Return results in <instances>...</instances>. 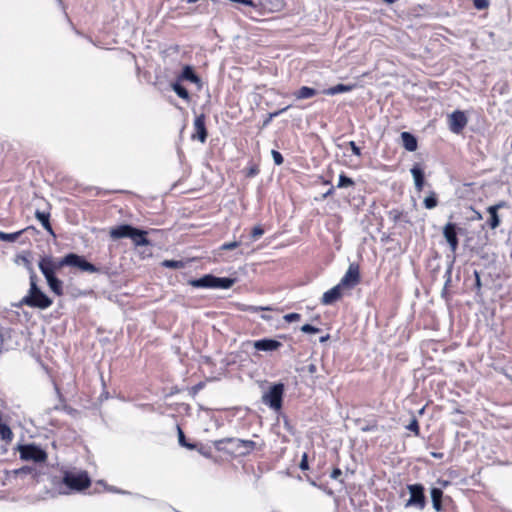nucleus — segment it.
Segmentation results:
<instances>
[{"label": "nucleus", "mask_w": 512, "mask_h": 512, "mask_svg": "<svg viewBox=\"0 0 512 512\" xmlns=\"http://www.w3.org/2000/svg\"><path fill=\"white\" fill-rule=\"evenodd\" d=\"M282 346V343L274 339H260L253 343V347L258 351H275Z\"/></svg>", "instance_id": "obj_14"}, {"label": "nucleus", "mask_w": 512, "mask_h": 512, "mask_svg": "<svg viewBox=\"0 0 512 512\" xmlns=\"http://www.w3.org/2000/svg\"><path fill=\"white\" fill-rule=\"evenodd\" d=\"M342 475V470L338 467L334 468L330 474L331 479L338 480Z\"/></svg>", "instance_id": "obj_45"}, {"label": "nucleus", "mask_w": 512, "mask_h": 512, "mask_svg": "<svg viewBox=\"0 0 512 512\" xmlns=\"http://www.w3.org/2000/svg\"><path fill=\"white\" fill-rule=\"evenodd\" d=\"M14 474L16 476H22V475H30L31 478L35 481V482H38L39 479H40V476L42 475V472L37 469L35 466H23L19 469H16L14 470Z\"/></svg>", "instance_id": "obj_19"}, {"label": "nucleus", "mask_w": 512, "mask_h": 512, "mask_svg": "<svg viewBox=\"0 0 512 512\" xmlns=\"http://www.w3.org/2000/svg\"><path fill=\"white\" fill-rule=\"evenodd\" d=\"M17 450L22 461L44 464L48 460L47 452L35 443L18 445Z\"/></svg>", "instance_id": "obj_4"}, {"label": "nucleus", "mask_w": 512, "mask_h": 512, "mask_svg": "<svg viewBox=\"0 0 512 512\" xmlns=\"http://www.w3.org/2000/svg\"><path fill=\"white\" fill-rule=\"evenodd\" d=\"M162 265L164 267L172 268V269H179V268L183 267V263L181 261H177V260H164L162 262Z\"/></svg>", "instance_id": "obj_35"}, {"label": "nucleus", "mask_w": 512, "mask_h": 512, "mask_svg": "<svg viewBox=\"0 0 512 512\" xmlns=\"http://www.w3.org/2000/svg\"><path fill=\"white\" fill-rule=\"evenodd\" d=\"M235 443L236 449L239 450V454L242 456L248 455L258 448L257 443L252 440L237 439Z\"/></svg>", "instance_id": "obj_16"}, {"label": "nucleus", "mask_w": 512, "mask_h": 512, "mask_svg": "<svg viewBox=\"0 0 512 512\" xmlns=\"http://www.w3.org/2000/svg\"><path fill=\"white\" fill-rule=\"evenodd\" d=\"M288 108H289V106L284 107V108H282L281 110L276 111V112H274V113H271V114H270V117L278 116V115H280L281 113L285 112Z\"/></svg>", "instance_id": "obj_49"}, {"label": "nucleus", "mask_w": 512, "mask_h": 512, "mask_svg": "<svg viewBox=\"0 0 512 512\" xmlns=\"http://www.w3.org/2000/svg\"><path fill=\"white\" fill-rule=\"evenodd\" d=\"M284 390L285 388L283 383H276L272 385L270 389L263 394V403L275 411L281 410L283 405Z\"/></svg>", "instance_id": "obj_5"}, {"label": "nucleus", "mask_w": 512, "mask_h": 512, "mask_svg": "<svg viewBox=\"0 0 512 512\" xmlns=\"http://www.w3.org/2000/svg\"><path fill=\"white\" fill-rule=\"evenodd\" d=\"M357 87V84L353 83V84H342V83H339L335 86H332L330 88H327L325 90H323V94H326V95H336V94H339V93H345V92H350L352 90H354L355 88Z\"/></svg>", "instance_id": "obj_20"}, {"label": "nucleus", "mask_w": 512, "mask_h": 512, "mask_svg": "<svg viewBox=\"0 0 512 512\" xmlns=\"http://www.w3.org/2000/svg\"><path fill=\"white\" fill-rule=\"evenodd\" d=\"M261 318L266 321L271 320V316H268V314L262 315Z\"/></svg>", "instance_id": "obj_52"}, {"label": "nucleus", "mask_w": 512, "mask_h": 512, "mask_svg": "<svg viewBox=\"0 0 512 512\" xmlns=\"http://www.w3.org/2000/svg\"><path fill=\"white\" fill-rule=\"evenodd\" d=\"M64 266L77 267L81 271L95 273L98 268L88 262L83 256L75 253H69L60 259H54L51 256H44L39 260L38 267L44 275L49 289L56 296L64 295L63 281L60 280L56 273Z\"/></svg>", "instance_id": "obj_1"}, {"label": "nucleus", "mask_w": 512, "mask_h": 512, "mask_svg": "<svg viewBox=\"0 0 512 512\" xmlns=\"http://www.w3.org/2000/svg\"><path fill=\"white\" fill-rule=\"evenodd\" d=\"M238 310L243 312H252L256 313L258 311H271L273 310L271 307H263V306H252V305H245V304H238Z\"/></svg>", "instance_id": "obj_30"}, {"label": "nucleus", "mask_w": 512, "mask_h": 512, "mask_svg": "<svg viewBox=\"0 0 512 512\" xmlns=\"http://www.w3.org/2000/svg\"><path fill=\"white\" fill-rule=\"evenodd\" d=\"M214 278H215L214 275L206 274L199 279L190 280L189 284L195 288H213L214 287Z\"/></svg>", "instance_id": "obj_18"}, {"label": "nucleus", "mask_w": 512, "mask_h": 512, "mask_svg": "<svg viewBox=\"0 0 512 512\" xmlns=\"http://www.w3.org/2000/svg\"><path fill=\"white\" fill-rule=\"evenodd\" d=\"M401 140L403 147L409 151L414 152L418 148L417 138L410 132H402Z\"/></svg>", "instance_id": "obj_17"}, {"label": "nucleus", "mask_w": 512, "mask_h": 512, "mask_svg": "<svg viewBox=\"0 0 512 512\" xmlns=\"http://www.w3.org/2000/svg\"><path fill=\"white\" fill-rule=\"evenodd\" d=\"M443 236L449 245L450 251L455 254L459 246L457 225L452 222L445 224L443 227Z\"/></svg>", "instance_id": "obj_9"}, {"label": "nucleus", "mask_w": 512, "mask_h": 512, "mask_svg": "<svg viewBox=\"0 0 512 512\" xmlns=\"http://www.w3.org/2000/svg\"><path fill=\"white\" fill-rule=\"evenodd\" d=\"M507 206V203L505 201H499L498 203L489 206L488 208H494L496 212H498L500 209L505 208Z\"/></svg>", "instance_id": "obj_46"}, {"label": "nucleus", "mask_w": 512, "mask_h": 512, "mask_svg": "<svg viewBox=\"0 0 512 512\" xmlns=\"http://www.w3.org/2000/svg\"><path fill=\"white\" fill-rule=\"evenodd\" d=\"M376 428H377V423L374 422L373 424H369V425L363 427L362 431H364V432L374 431Z\"/></svg>", "instance_id": "obj_47"}, {"label": "nucleus", "mask_w": 512, "mask_h": 512, "mask_svg": "<svg viewBox=\"0 0 512 512\" xmlns=\"http://www.w3.org/2000/svg\"><path fill=\"white\" fill-rule=\"evenodd\" d=\"M53 300L46 295L37 285V276L33 273L30 275V287L28 293L20 300L19 306H28L45 310L49 308Z\"/></svg>", "instance_id": "obj_2"}, {"label": "nucleus", "mask_w": 512, "mask_h": 512, "mask_svg": "<svg viewBox=\"0 0 512 512\" xmlns=\"http://www.w3.org/2000/svg\"><path fill=\"white\" fill-rule=\"evenodd\" d=\"M334 193V187H331L326 193L322 195V198L325 199L328 196L332 195Z\"/></svg>", "instance_id": "obj_50"}, {"label": "nucleus", "mask_w": 512, "mask_h": 512, "mask_svg": "<svg viewBox=\"0 0 512 512\" xmlns=\"http://www.w3.org/2000/svg\"><path fill=\"white\" fill-rule=\"evenodd\" d=\"M284 319L286 322L288 323H291V322H296V321H299L301 319V315L299 313H289V314H286L284 316Z\"/></svg>", "instance_id": "obj_42"}, {"label": "nucleus", "mask_w": 512, "mask_h": 512, "mask_svg": "<svg viewBox=\"0 0 512 512\" xmlns=\"http://www.w3.org/2000/svg\"><path fill=\"white\" fill-rule=\"evenodd\" d=\"M299 468L303 471H306L309 469V464H308V455L307 453H304L302 455V458H301V461H300V464H299Z\"/></svg>", "instance_id": "obj_43"}, {"label": "nucleus", "mask_w": 512, "mask_h": 512, "mask_svg": "<svg viewBox=\"0 0 512 512\" xmlns=\"http://www.w3.org/2000/svg\"><path fill=\"white\" fill-rule=\"evenodd\" d=\"M271 154H272V157H273L274 162H275L276 165L283 164L284 158H283L282 154L279 151L272 150Z\"/></svg>", "instance_id": "obj_41"}, {"label": "nucleus", "mask_w": 512, "mask_h": 512, "mask_svg": "<svg viewBox=\"0 0 512 512\" xmlns=\"http://www.w3.org/2000/svg\"><path fill=\"white\" fill-rule=\"evenodd\" d=\"M135 227L129 224H121L110 229L109 235L112 239L118 240L122 238H129L132 236Z\"/></svg>", "instance_id": "obj_12"}, {"label": "nucleus", "mask_w": 512, "mask_h": 512, "mask_svg": "<svg viewBox=\"0 0 512 512\" xmlns=\"http://www.w3.org/2000/svg\"><path fill=\"white\" fill-rule=\"evenodd\" d=\"M473 5L477 10H484L489 7V0H473Z\"/></svg>", "instance_id": "obj_37"}, {"label": "nucleus", "mask_w": 512, "mask_h": 512, "mask_svg": "<svg viewBox=\"0 0 512 512\" xmlns=\"http://www.w3.org/2000/svg\"><path fill=\"white\" fill-rule=\"evenodd\" d=\"M235 282H236L235 278L216 277L215 276L213 288L229 289L235 284Z\"/></svg>", "instance_id": "obj_25"}, {"label": "nucleus", "mask_w": 512, "mask_h": 512, "mask_svg": "<svg viewBox=\"0 0 512 512\" xmlns=\"http://www.w3.org/2000/svg\"><path fill=\"white\" fill-rule=\"evenodd\" d=\"M177 79H178V81L187 80V81H190L192 83H199L200 82L199 76L195 73L193 68L191 66H189V65L184 66L181 74L178 76Z\"/></svg>", "instance_id": "obj_22"}, {"label": "nucleus", "mask_w": 512, "mask_h": 512, "mask_svg": "<svg viewBox=\"0 0 512 512\" xmlns=\"http://www.w3.org/2000/svg\"><path fill=\"white\" fill-rule=\"evenodd\" d=\"M62 483L70 491H83L90 487L91 479L86 471L72 472L66 471L64 473Z\"/></svg>", "instance_id": "obj_3"}, {"label": "nucleus", "mask_w": 512, "mask_h": 512, "mask_svg": "<svg viewBox=\"0 0 512 512\" xmlns=\"http://www.w3.org/2000/svg\"><path fill=\"white\" fill-rule=\"evenodd\" d=\"M487 212L490 215L487 221L488 226L491 229H496L500 225V218L498 212H496L494 208H487Z\"/></svg>", "instance_id": "obj_27"}, {"label": "nucleus", "mask_w": 512, "mask_h": 512, "mask_svg": "<svg viewBox=\"0 0 512 512\" xmlns=\"http://www.w3.org/2000/svg\"><path fill=\"white\" fill-rule=\"evenodd\" d=\"M424 410L425 408L423 407L422 409L419 410V415H422L424 413Z\"/></svg>", "instance_id": "obj_54"}, {"label": "nucleus", "mask_w": 512, "mask_h": 512, "mask_svg": "<svg viewBox=\"0 0 512 512\" xmlns=\"http://www.w3.org/2000/svg\"><path fill=\"white\" fill-rule=\"evenodd\" d=\"M301 331L308 334H316L320 331V329L310 324H304L301 327Z\"/></svg>", "instance_id": "obj_39"}, {"label": "nucleus", "mask_w": 512, "mask_h": 512, "mask_svg": "<svg viewBox=\"0 0 512 512\" xmlns=\"http://www.w3.org/2000/svg\"><path fill=\"white\" fill-rule=\"evenodd\" d=\"M410 498L407 501L406 506H413L420 510L426 507V497L424 494V486L422 484H409L407 485Z\"/></svg>", "instance_id": "obj_6"}, {"label": "nucleus", "mask_w": 512, "mask_h": 512, "mask_svg": "<svg viewBox=\"0 0 512 512\" xmlns=\"http://www.w3.org/2000/svg\"><path fill=\"white\" fill-rule=\"evenodd\" d=\"M317 95V90L308 86H302L293 93L297 100L309 99Z\"/></svg>", "instance_id": "obj_23"}, {"label": "nucleus", "mask_w": 512, "mask_h": 512, "mask_svg": "<svg viewBox=\"0 0 512 512\" xmlns=\"http://www.w3.org/2000/svg\"><path fill=\"white\" fill-rule=\"evenodd\" d=\"M468 123V118L461 110H455L448 117L449 129L452 133L460 134Z\"/></svg>", "instance_id": "obj_8"}, {"label": "nucleus", "mask_w": 512, "mask_h": 512, "mask_svg": "<svg viewBox=\"0 0 512 512\" xmlns=\"http://www.w3.org/2000/svg\"><path fill=\"white\" fill-rule=\"evenodd\" d=\"M35 217L38 221L41 222L43 228L51 235L55 236L54 230L52 228V225L50 223V213L49 212H42L39 210H36Z\"/></svg>", "instance_id": "obj_21"}, {"label": "nucleus", "mask_w": 512, "mask_h": 512, "mask_svg": "<svg viewBox=\"0 0 512 512\" xmlns=\"http://www.w3.org/2000/svg\"><path fill=\"white\" fill-rule=\"evenodd\" d=\"M177 434H178V441H179V444L182 446V447H185L189 450H193L196 448V445L193 444V443H190L187 441L186 437H185V434L182 430V428L180 427V425H177Z\"/></svg>", "instance_id": "obj_29"}, {"label": "nucleus", "mask_w": 512, "mask_h": 512, "mask_svg": "<svg viewBox=\"0 0 512 512\" xmlns=\"http://www.w3.org/2000/svg\"><path fill=\"white\" fill-rule=\"evenodd\" d=\"M148 232L145 230H141L135 227L132 236L130 237L132 243L136 246H148L151 245L150 240L148 239Z\"/></svg>", "instance_id": "obj_15"}, {"label": "nucleus", "mask_w": 512, "mask_h": 512, "mask_svg": "<svg viewBox=\"0 0 512 512\" xmlns=\"http://www.w3.org/2000/svg\"><path fill=\"white\" fill-rule=\"evenodd\" d=\"M432 506L436 512H443L445 506L452 502L450 496H444L441 488L433 487L430 491Z\"/></svg>", "instance_id": "obj_10"}, {"label": "nucleus", "mask_w": 512, "mask_h": 512, "mask_svg": "<svg viewBox=\"0 0 512 512\" xmlns=\"http://www.w3.org/2000/svg\"><path fill=\"white\" fill-rule=\"evenodd\" d=\"M348 145L355 156H361V149L360 147L357 146V144L354 141H350Z\"/></svg>", "instance_id": "obj_44"}, {"label": "nucleus", "mask_w": 512, "mask_h": 512, "mask_svg": "<svg viewBox=\"0 0 512 512\" xmlns=\"http://www.w3.org/2000/svg\"><path fill=\"white\" fill-rule=\"evenodd\" d=\"M477 220H481L482 219V215L481 213L479 212H476V217H475Z\"/></svg>", "instance_id": "obj_53"}, {"label": "nucleus", "mask_w": 512, "mask_h": 512, "mask_svg": "<svg viewBox=\"0 0 512 512\" xmlns=\"http://www.w3.org/2000/svg\"><path fill=\"white\" fill-rule=\"evenodd\" d=\"M437 204H438V200H437L435 193H431L429 196H427L424 199V206L427 209H433L437 206Z\"/></svg>", "instance_id": "obj_34"}, {"label": "nucleus", "mask_w": 512, "mask_h": 512, "mask_svg": "<svg viewBox=\"0 0 512 512\" xmlns=\"http://www.w3.org/2000/svg\"><path fill=\"white\" fill-rule=\"evenodd\" d=\"M194 389H201V385H198L197 387H194Z\"/></svg>", "instance_id": "obj_55"}, {"label": "nucleus", "mask_w": 512, "mask_h": 512, "mask_svg": "<svg viewBox=\"0 0 512 512\" xmlns=\"http://www.w3.org/2000/svg\"><path fill=\"white\" fill-rule=\"evenodd\" d=\"M180 82L181 81L177 80L176 82L172 83L171 87L173 91L183 100L190 101L191 98L188 90L183 85H181Z\"/></svg>", "instance_id": "obj_26"}, {"label": "nucleus", "mask_w": 512, "mask_h": 512, "mask_svg": "<svg viewBox=\"0 0 512 512\" xmlns=\"http://www.w3.org/2000/svg\"><path fill=\"white\" fill-rule=\"evenodd\" d=\"M341 297H342V287L338 283L336 286L329 289L328 291H326L323 294V296L321 298V303L323 305H331V304L337 302L338 300H340Z\"/></svg>", "instance_id": "obj_13"}, {"label": "nucleus", "mask_w": 512, "mask_h": 512, "mask_svg": "<svg viewBox=\"0 0 512 512\" xmlns=\"http://www.w3.org/2000/svg\"><path fill=\"white\" fill-rule=\"evenodd\" d=\"M354 184H355L354 181L350 177H348L344 173H342L339 176V181H338L337 187L345 188V187L354 186Z\"/></svg>", "instance_id": "obj_33"}, {"label": "nucleus", "mask_w": 512, "mask_h": 512, "mask_svg": "<svg viewBox=\"0 0 512 512\" xmlns=\"http://www.w3.org/2000/svg\"><path fill=\"white\" fill-rule=\"evenodd\" d=\"M388 218L394 224H397L398 222L402 221L405 218V213L400 209L394 208L388 211Z\"/></svg>", "instance_id": "obj_31"}, {"label": "nucleus", "mask_w": 512, "mask_h": 512, "mask_svg": "<svg viewBox=\"0 0 512 512\" xmlns=\"http://www.w3.org/2000/svg\"><path fill=\"white\" fill-rule=\"evenodd\" d=\"M432 456L435 457V458H442L443 454L442 453H435V452H433Z\"/></svg>", "instance_id": "obj_51"}, {"label": "nucleus", "mask_w": 512, "mask_h": 512, "mask_svg": "<svg viewBox=\"0 0 512 512\" xmlns=\"http://www.w3.org/2000/svg\"><path fill=\"white\" fill-rule=\"evenodd\" d=\"M361 281V275H360V267L357 263H351L344 274V276L341 278L339 284L341 287L345 288H353L356 285H358Z\"/></svg>", "instance_id": "obj_7"}, {"label": "nucleus", "mask_w": 512, "mask_h": 512, "mask_svg": "<svg viewBox=\"0 0 512 512\" xmlns=\"http://www.w3.org/2000/svg\"><path fill=\"white\" fill-rule=\"evenodd\" d=\"M240 246V242L238 241H232V242H226L222 244L221 250H234Z\"/></svg>", "instance_id": "obj_40"}, {"label": "nucleus", "mask_w": 512, "mask_h": 512, "mask_svg": "<svg viewBox=\"0 0 512 512\" xmlns=\"http://www.w3.org/2000/svg\"><path fill=\"white\" fill-rule=\"evenodd\" d=\"M406 429L411 431L416 437L420 436V425L416 416L413 415L410 423L406 426Z\"/></svg>", "instance_id": "obj_32"}, {"label": "nucleus", "mask_w": 512, "mask_h": 512, "mask_svg": "<svg viewBox=\"0 0 512 512\" xmlns=\"http://www.w3.org/2000/svg\"><path fill=\"white\" fill-rule=\"evenodd\" d=\"M475 287L480 290L481 288V279H480V275L477 271H475Z\"/></svg>", "instance_id": "obj_48"}, {"label": "nucleus", "mask_w": 512, "mask_h": 512, "mask_svg": "<svg viewBox=\"0 0 512 512\" xmlns=\"http://www.w3.org/2000/svg\"><path fill=\"white\" fill-rule=\"evenodd\" d=\"M264 232H265V231H264V229H263V227H262L261 225H256V226H254V227H253V229L251 230L250 235H251V238H252L253 240H256V239H258L259 237H261V236L264 234Z\"/></svg>", "instance_id": "obj_36"}, {"label": "nucleus", "mask_w": 512, "mask_h": 512, "mask_svg": "<svg viewBox=\"0 0 512 512\" xmlns=\"http://www.w3.org/2000/svg\"><path fill=\"white\" fill-rule=\"evenodd\" d=\"M26 229H22L20 231L14 232V233H6L3 231H0V241L3 242H15L24 232Z\"/></svg>", "instance_id": "obj_28"}, {"label": "nucleus", "mask_w": 512, "mask_h": 512, "mask_svg": "<svg viewBox=\"0 0 512 512\" xmlns=\"http://www.w3.org/2000/svg\"><path fill=\"white\" fill-rule=\"evenodd\" d=\"M208 132L206 128V116L202 113L197 115L194 120V132L191 135L192 140H199L204 143L207 139Z\"/></svg>", "instance_id": "obj_11"}, {"label": "nucleus", "mask_w": 512, "mask_h": 512, "mask_svg": "<svg viewBox=\"0 0 512 512\" xmlns=\"http://www.w3.org/2000/svg\"><path fill=\"white\" fill-rule=\"evenodd\" d=\"M411 173L414 178L416 189L421 191L424 187V172L419 166L416 165L411 169Z\"/></svg>", "instance_id": "obj_24"}, {"label": "nucleus", "mask_w": 512, "mask_h": 512, "mask_svg": "<svg viewBox=\"0 0 512 512\" xmlns=\"http://www.w3.org/2000/svg\"><path fill=\"white\" fill-rule=\"evenodd\" d=\"M259 172H260V170H259L258 165H257V164H251V165L246 169V176H247V177H254V176H256Z\"/></svg>", "instance_id": "obj_38"}]
</instances>
